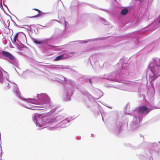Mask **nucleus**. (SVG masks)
Here are the masks:
<instances>
[{
    "instance_id": "f257e3e1",
    "label": "nucleus",
    "mask_w": 160,
    "mask_h": 160,
    "mask_svg": "<svg viewBox=\"0 0 160 160\" xmlns=\"http://www.w3.org/2000/svg\"><path fill=\"white\" fill-rule=\"evenodd\" d=\"M38 98L40 100L42 101V102H38L35 99H26L28 101L34 104H42L47 103L48 101H46V99L47 98V96L45 94H40L38 96Z\"/></svg>"
},
{
    "instance_id": "f03ea898",
    "label": "nucleus",
    "mask_w": 160,
    "mask_h": 160,
    "mask_svg": "<svg viewBox=\"0 0 160 160\" xmlns=\"http://www.w3.org/2000/svg\"><path fill=\"white\" fill-rule=\"evenodd\" d=\"M138 112L141 114H147L151 110L149 108L145 106H141L138 107Z\"/></svg>"
},
{
    "instance_id": "7ed1b4c3",
    "label": "nucleus",
    "mask_w": 160,
    "mask_h": 160,
    "mask_svg": "<svg viewBox=\"0 0 160 160\" xmlns=\"http://www.w3.org/2000/svg\"><path fill=\"white\" fill-rule=\"evenodd\" d=\"M1 53L4 57L8 58L10 60H14L15 59L14 57L8 52L2 51L1 52Z\"/></svg>"
},
{
    "instance_id": "20e7f679",
    "label": "nucleus",
    "mask_w": 160,
    "mask_h": 160,
    "mask_svg": "<svg viewBox=\"0 0 160 160\" xmlns=\"http://www.w3.org/2000/svg\"><path fill=\"white\" fill-rule=\"evenodd\" d=\"M65 54H64L58 56L54 59V61H57L66 58L67 57H65Z\"/></svg>"
},
{
    "instance_id": "39448f33",
    "label": "nucleus",
    "mask_w": 160,
    "mask_h": 160,
    "mask_svg": "<svg viewBox=\"0 0 160 160\" xmlns=\"http://www.w3.org/2000/svg\"><path fill=\"white\" fill-rule=\"evenodd\" d=\"M3 72H6L2 68L0 69V83L2 84L3 80Z\"/></svg>"
},
{
    "instance_id": "423d86ee",
    "label": "nucleus",
    "mask_w": 160,
    "mask_h": 160,
    "mask_svg": "<svg viewBox=\"0 0 160 160\" xmlns=\"http://www.w3.org/2000/svg\"><path fill=\"white\" fill-rule=\"evenodd\" d=\"M33 10L36 11V12H37V14L35 15L34 16H33L31 17H30V18H33L37 17H38L40 15L41 12H40V11L38 9L34 8L33 9Z\"/></svg>"
},
{
    "instance_id": "0eeeda50",
    "label": "nucleus",
    "mask_w": 160,
    "mask_h": 160,
    "mask_svg": "<svg viewBox=\"0 0 160 160\" xmlns=\"http://www.w3.org/2000/svg\"><path fill=\"white\" fill-rule=\"evenodd\" d=\"M18 33H17L13 37V39H12V40L13 43L15 44L16 43L17 40H18Z\"/></svg>"
},
{
    "instance_id": "6e6552de",
    "label": "nucleus",
    "mask_w": 160,
    "mask_h": 160,
    "mask_svg": "<svg viewBox=\"0 0 160 160\" xmlns=\"http://www.w3.org/2000/svg\"><path fill=\"white\" fill-rule=\"evenodd\" d=\"M128 12V9L127 8L122 9L121 12V14L123 15H126Z\"/></svg>"
},
{
    "instance_id": "1a4fd4ad",
    "label": "nucleus",
    "mask_w": 160,
    "mask_h": 160,
    "mask_svg": "<svg viewBox=\"0 0 160 160\" xmlns=\"http://www.w3.org/2000/svg\"><path fill=\"white\" fill-rule=\"evenodd\" d=\"M11 88V85H10L8 83H7L6 86L4 87V89L5 90H9L10 88Z\"/></svg>"
},
{
    "instance_id": "9d476101",
    "label": "nucleus",
    "mask_w": 160,
    "mask_h": 160,
    "mask_svg": "<svg viewBox=\"0 0 160 160\" xmlns=\"http://www.w3.org/2000/svg\"><path fill=\"white\" fill-rule=\"evenodd\" d=\"M44 122H41V121L40 120H39V121H38V122H36V124L40 126V127H42V126L44 124Z\"/></svg>"
},
{
    "instance_id": "9b49d317",
    "label": "nucleus",
    "mask_w": 160,
    "mask_h": 160,
    "mask_svg": "<svg viewBox=\"0 0 160 160\" xmlns=\"http://www.w3.org/2000/svg\"><path fill=\"white\" fill-rule=\"evenodd\" d=\"M35 43L37 44H41L42 43V41H38V40H35L34 41Z\"/></svg>"
},
{
    "instance_id": "f8f14e48",
    "label": "nucleus",
    "mask_w": 160,
    "mask_h": 160,
    "mask_svg": "<svg viewBox=\"0 0 160 160\" xmlns=\"http://www.w3.org/2000/svg\"><path fill=\"white\" fill-rule=\"evenodd\" d=\"M57 68V69H63L65 68L62 65H60L59 67H56V68Z\"/></svg>"
},
{
    "instance_id": "ddd939ff",
    "label": "nucleus",
    "mask_w": 160,
    "mask_h": 160,
    "mask_svg": "<svg viewBox=\"0 0 160 160\" xmlns=\"http://www.w3.org/2000/svg\"><path fill=\"white\" fill-rule=\"evenodd\" d=\"M15 89H13V92L15 93H17L18 92V89L15 87Z\"/></svg>"
},
{
    "instance_id": "4468645a",
    "label": "nucleus",
    "mask_w": 160,
    "mask_h": 160,
    "mask_svg": "<svg viewBox=\"0 0 160 160\" xmlns=\"http://www.w3.org/2000/svg\"><path fill=\"white\" fill-rule=\"evenodd\" d=\"M32 13L33 16H34L35 15L37 14V12H36L35 11H33L32 12Z\"/></svg>"
},
{
    "instance_id": "2eb2a0df",
    "label": "nucleus",
    "mask_w": 160,
    "mask_h": 160,
    "mask_svg": "<svg viewBox=\"0 0 160 160\" xmlns=\"http://www.w3.org/2000/svg\"><path fill=\"white\" fill-rule=\"evenodd\" d=\"M69 53L72 54H75V52H70Z\"/></svg>"
},
{
    "instance_id": "dca6fc26",
    "label": "nucleus",
    "mask_w": 160,
    "mask_h": 160,
    "mask_svg": "<svg viewBox=\"0 0 160 160\" xmlns=\"http://www.w3.org/2000/svg\"><path fill=\"white\" fill-rule=\"evenodd\" d=\"M89 82L91 83H92V81H91V80L90 79H89Z\"/></svg>"
}]
</instances>
